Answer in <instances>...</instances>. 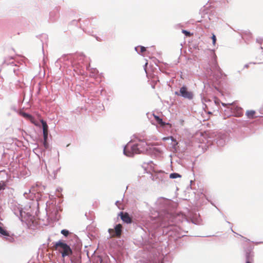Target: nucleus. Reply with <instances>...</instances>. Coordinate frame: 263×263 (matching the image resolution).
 <instances>
[{"instance_id":"nucleus-1","label":"nucleus","mask_w":263,"mask_h":263,"mask_svg":"<svg viewBox=\"0 0 263 263\" xmlns=\"http://www.w3.org/2000/svg\"><path fill=\"white\" fill-rule=\"evenodd\" d=\"M146 143L141 142L138 144L128 143L124 148V154L128 157H132L135 154H139L143 153L147 150L146 146H148Z\"/></svg>"},{"instance_id":"nucleus-2","label":"nucleus","mask_w":263,"mask_h":263,"mask_svg":"<svg viewBox=\"0 0 263 263\" xmlns=\"http://www.w3.org/2000/svg\"><path fill=\"white\" fill-rule=\"evenodd\" d=\"M53 248L61 253L63 258L66 256L69 257L72 254V251L70 247L61 240L55 242L53 246Z\"/></svg>"},{"instance_id":"nucleus-3","label":"nucleus","mask_w":263,"mask_h":263,"mask_svg":"<svg viewBox=\"0 0 263 263\" xmlns=\"http://www.w3.org/2000/svg\"><path fill=\"white\" fill-rule=\"evenodd\" d=\"M176 94L177 95H180L184 98L188 99H192L193 98V93L192 92L188 91L186 86L182 87L180 89L179 93L176 92Z\"/></svg>"},{"instance_id":"nucleus-4","label":"nucleus","mask_w":263,"mask_h":263,"mask_svg":"<svg viewBox=\"0 0 263 263\" xmlns=\"http://www.w3.org/2000/svg\"><path fill=\"white\" fill-rule=\"evenodd\" d=\"M122 228V225L121 224H118L116 226L115 229H109L108 230V232L111 235V237H119L121 235Z\"/></svg>"},{"instance_id":"nucleus-5","label":"nucleus","mask_w":263,"mask_h":263,"mask_svg":"<svg viewBox=\"0 0 263 263\" xmlns=\"http://www.w3.org/2000/svg\"><path fill=\"white\" fill-rule=\"evenodd\" d=\"M41 122L42 123L43 126V136H44V146L46 148L48 146L47 144V138H48V126L46 123V122L44 121L43 119L41 120Z\"/></svg>"},{"instance_id":"nucleus-6","label":"nucleus","mask_w":263,"mask_h":263,"mask_svg":"<svg viewBox=\"0 0 263 263\" xmlns=\"http://www.w3.org/2000/svg\"><path fill=\"white\" fill-rule=\"evenodd\" d=\"M119 215L120 216L121 219L126 223H130L132 222V218L129 216V214L126 212H121Z\"/></svg>"},{"instance_id":"nucleus-7","label":"nucleus","mask_w":263,"mask_h":263,"mask_svg":"<svg viewBox=\"0 0 263 263\" xmlns=\"http://www.w3.org/2000/svg\"><path fill=\"white\" fill-rule=\"evenodd\" d=\"M153 116L154 117L156 121H157V122L158 123V124H159L160 125V126L163 127L165 125H168L170 127L172 126L171 124L163 122L162 119H161L159 117L156 115L155 114H153Z\"/></svg>"},{"instance_id":"nucleus-8","label":"nucleus","mask_w":263,"mask_h":263,"mask_svg":"<svg viewBox=\"0 0 263 263\" xmlns=\"http://www.w3.org/2000/svg\"><path fill=\"white\" fill-rule=\"evenodd\" d=\"M153 116L154 117L156 121H157V122L158 123V124H159L160 125V126L163 127L165 125H168L170 127L172 126L171 124L163 122L162 119H161L159 117L156 115L155 114H153Z\"/></svg>"},{"instance_id":"nucleus-9","label":"nucleus","mask_w":263,"mask_h":263,"mask_svg":"<svg viewBox=\"0 0 263 263\" xmlns=\"http://www.w3.org/2000/svg\"><path fill=\"white\" fill-rule=\"evenodd\" d=\"M256 111L253 110H248L246 111V115L248 119H252L257 117Z\"/></svg>"},{"instance_id":"nucleus-10","label":"nucleus","mask_w":263,"mask_h":263,"mask_svg":"<svg viewBox=\"0 0 263 263\" xmlns=\"http://www.w3.org/2000/svg\"><path fill=\"white\" fill-rule=\"evenodd\" d=\"M0 234L5 236H9L10 234L9 233L5 230L4 228H2V227H0Z\"/></svg>"},{"instance_id":"nucleus-11","label":"nucleus","mask_w":263,"mask_h":263,"mask_svg":"<svg viewBox=\"0 0 263 263\" xmlns=\"http://www.w3.org/2000/svg\"><path fill=\"white\" fill-rule=\"evenodd\" d=\"M253 253L251 252H247L246 255V261H252L253 260Z\"/></svg>"},{"instance_id":"nucleus-12","label":"nucleus","mask_w":263,"mask_h":263,"mask_svg":"<svg viewBox=\"0 0 263 263\" xmlns=\"http://www.w3.org/2000/svg\"><path fill=\"white\" fill-rule=\"evenodd\" d=\"M237 113L235 114V116L237 117H240L242 116L243 113L242 109L240 107L237 108Z\"/></svg>"},{"instance_id":"nucleus-13","label":"nucleus","mask_w":263,"mask_h":263,"mask_svg":"<svg viewBox=\"0 0 263 263\" xmlns=\"http://www.w3.org/2000/svg\"><path fill=\"white\" fill-rule=\"evenodd\" d=\"M181 177V176L180 175H179L178 173H172L170 175V177L172 179L177 178H179V177Z\"/></svg>"},{"instance_id":"nucleus-14","label":"nucleus","mask_w":263,"mask_h":263,"mask_svg":"<svg viewBox=\"0 0 263 263\" xmlns=\"http://www.w3.org/2000/svg\"><path fill=\"white\" fill-rule=\"evenodd\" d=\"M29 121L34 124L35 126H40L39 122L32 116V119H30Z\"/></svg>"},{"instance_id":"nucleus-15","label":"nucleus","mask_w":263,"mask_h":263,"mask_svg":"<svg viewBox=\"0 0 263 263\" xmlns=\"http://www.w3.org/2000/svg\"><path fill=\"white\" fill-rule=\"evenodd\" d=\"M22 115L25 118L29 120L30 119H32V116L28 114L26 112H22Z\"/></svg>"},{"instance_id":"nucleus-16","label":"nucleus","mask_w":263,"mask_h":263,"mask_svg":"<svg viewBox=\"0 0 263 263\" xmlns=\"http://www.w3.org/2000/svg\"><path fill=\"white\" fill-rule=\"evenodd\" d=\"M182 32L187 36H191L193 35V33H191L189 31L185 30H182Z\"/></svg>"},{"instance_id":"nucleus-17","label":"nucleus","mask_w":263,"mask_h":263,"mask_svg":"<svg viewBox=\"0 0 263 263\" xmlns=\"http://www.w3.org/2000/svg\"><path fill=\"white\" fill-rule=\"evenodd\" d=\"M6 183L4 181H1L0 182V191L4 190L5 189L6 187Z\"/></svg>"},{"instance_id":"nucleus-18","label":"nucleus","mask_w":263,"mask_h":263,"mask_svg":"<svg viewBox=\"0 0 263 263\" xmlns=\"http://www.w3.org/2000/svg\"><path fill=\"white\" fill-rule=\"evenodd\" d=\"M61 233L65 236H67L69 234V232L68 230L64 229L61 231Z\"/></svg>"},{"instance_id":"nucleus-19","label":"nucleus","mask_w":263,"mask_h":263,"mask_svg":"<svg viewBox=\"0 0 263 263\" xmlns=\"http://www.w3.org/2000/svg\"><path fill=\"white\" fill-rule=\"evenodd\" d=\"M212 41H213V45H215V43H216V36L214 34H213V35L212 36Z\"/></svg>"},{"instance_id":"nucleus-20","label":"nucleus","mask_w":263,"mask_h":263,"mask_svg":"<svg viewBox=\"0 0 263 263\" xmlns=\"http://www.w3.org/2000/svg\"><path fill=\"white\" fill-rule=\"evenodd\" d=\"M14 58L13 56H8L6 58V61H10V60H12Z\"/></svg>"},{"instance_id":"nucleus-21","label":"nucleus","mask_w":263,"mask_h":263,"mask_svg":"<svg viewBox=\"0 0 263 263\" xmlns=\"http://www.w3.org/2000/svg\"><path fill=\"white\" fill-rule=\"evenodd\" d=\"M140 52L141 53H143V52L145 51H146V48L145 47H143V46H140Z\"/></svg>"},{"instance_id":"nucleus-22","label":"nucleus","mask_w":263,"mask_h":263,"mask_svg":"<svg viewBox=\"0 0 263 263\" xmlns=\"http://www.w3.org/2000/svg\"><path fill=\"white\" fill-rule=\"evenodd\" d=\"M169 138H171L172 140V141H175L176 142V143L177 144V142H176V140H175L173 137H167V138H164L163 140H167V139H168Z\"/></svg>"},{"instance_id":"nucleus-23","label":"nucleus","mask_w":263,"mask_h":263,"mask_svg":"<svg viewBox=\"0 0 263 263\" xmlns=\"http://www.w3.org/2000/svg\"><path fill=\"white\" fill-rule=\"evenodd\" d=\"M233 103H228V104H225V103H222V106H224V107H228L229 105H232Z\"/></svg>"},{"instance_id":"nucleus-24","label":"nucleus","mask_w":263,"mask_h":263,"mask_svg":"<svg viewBox=\"0 0 263 263\" xmlns=\"http://www.w3.org/2000/svg\"><path fill=\"white\" fill-rule=\"evenodd\" d=\"M252 261H249V260L246 261V263H252Z\"/></svg>"}]
</instances>
